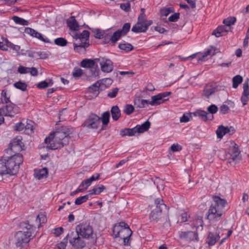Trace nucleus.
I'll list each match as a JSON object with an SVG mask.
<instances>
[{
  "label": "nucleus",
  "instance_id": "f704fd0d",
  "mask_svg": "<svg viewBox=\"0 0 249 249\" xmlns=\"http://www.w3.org/2000/svg\"><path fill=\"white\" fill-rule=\"evenodd\" d=\"M106 187L103 185H101L99 187L94 188L92 190L89 191V195H99L102 192Z\"/></svg>",
  "mask_w": 249,
  "mask_h": 249
},
{
  "label": "nucleus",
  "instance_id": "a18cd8bd",
  "mask_svg": "<svg viewBox=\"0 0 249 249\" xmlns=\"http://www.w3.org/2000/svg\"><path fill=\"white\" fill-rule=\"evenodd\" d=\"M33 37H36L45 43H49L50 40L47 37H44L43 35L36 31Z\"/></svg>",
  "mask_w": 249,
  "mask_h": 249
},
{
  "label": "nucleus",
  "instance_id": "6ab92c4d",
  "mask_svg": "<svg viewBox=\"0 0 249 249\" xmlns=\"http://www.w3.org/2000/svg\"><path fill=\"white\" fill-rule=\"evenodd\" d=\"M220 239V236L217 233L209 232L206 239V243L209 246L214 245L217 241Z\"/></svg>",
  "mask_w": 249,
  "mask_h": 249
},
{
  "label": "nucleus",
  "instance_id": "052dcab7",
  "mask_svg": "<svg viewBox=\"0 0 249 249\" xmlns=\"http://www.w3.org/2000/svg\"><path fill=\"white\" fill-rule=\"evenodd\" d=\"M179 18V13H176L169 17L168 20L171 22H176Z\"/></svg>",
  "mask_w": 249,
  "mask_h": 249
},
{
  "label": "nucleus",
  "instance_id": "4c0bfd02",
  "mask_svg": "<svg viewBox=\"0 0 249 249\" xmlns=\"http://www.w3.org/2000/svg\"><path fill=\"white\" fill-rule=\"evenodd\" d=\"M90 29V28H89ZM92 31L95 34L94 36L95 38L98 39L103 38L105 31L101 30L99 29H91Z\"/></svg>",
  "mask_w": 249,
  "mask_h": 249
},
{
  "label": "nucleus",
  "instance_id": "423d86ee",
  "mask_svg": "<svg viewBox=\"0 0 249 249\" xmlns=\"http://www.w3.org/2000/svg\"><path fill=\"white\" fill-rule=\"evenodd\" d=\"M154 208L149 214V219L151 221L158 222L160 219L162 211L166 209V205L164 204L163 199L160 197L155 199Z\"/></svg>",
  "mask_w": 249,
  "mask_h": 249
},
{
  "label": "nucleus",
  "instance_id": "ddd939ff",
  "mask_svg": "<svg viewBox=\"0 0 249 249\" xmlns=\"http://www.w3.org/2000/svg\"><path fill=\"white\" fill-rule=\"evenodd\" d=\"M95 60H98L99 63L101 70L105 72H110L113 69V62L109 59L105 57L96 58Z\"/></svg>",
  "mask_w": 249,
  "mask_h": 249
},
{
  "label": "nucleus",
  "instance_id": "49530a36",
  "mask_svg": "<svg viewBox=\"0 0 249 249\" xmlns=\"http://www.w3.org/2000/svg\"><path fill=\"white\" fill-rule=\"evenodd\" d=\"M218 110V107L214 104H212L207 107L208 113L211 114L213 115V114L216 113Z\"/></svg>",
  "mask_w": 249,
  "mask_h": 249
},
{
  "label": "nucleus",
  "instance_id": "b1692460",
  "mask_svg": "<svg viewBox=\"0 0 249 249\" xmlns=\"http://www.w3.org/2000/svg\"><path fill=\"white\" fill-rule=\"evenodd\" d=\"M48 175V170L46 168H42L39 170H35L34 176L38 179H41L46 178Z\"/></svg>",
  "mask_w": 249,
  "mask_h": 249
},
{
  "label": "nucleus",
  "instance_id": "9d476101",
  "mask_svg": "<svg viewBox=\"0 0 249 249\" xmlns=\"http://www.w3.org/2000/svg\"><path fill=\"white\" fill-rule=\"evenodd\" d=\"M240 151L239 150L237 145L234 143L232 146H230L228 152L226 154V156L229 159L230 163L232 161L237 162L240 160Z\"/></svg>",
  "mask_w": 249,
  "mask_h": 249
},
{
  "label": "nucleus",
  "instance_id": "69168bd1",
  "mask_svg": "<svg viewBox=\"0 0 249 249\" xmlns=\"http://www.w3.org/2000/svg\"><path fill=\"white\" fill-rule=\"evenodd\" d=\"M190 114H184L182 117L180 118V122L181 123H186L190 120Z\"/></svg>",
  "mask_w": 249,
  "mask_h": 249
},
{
  "label": "nucleus",
  "instance_id": "473e14b6",
  "mask_svg": "<svg viewBox=\"0 0 249 249\" xmlns=\"http://www.w3.org/2000/svg\"><path fill=\"white\" fill-rule=\"evenodd\" d=\"M214 92V89L211 86H206L203 90V94L207 98Z\"/></svg>",
  "mask_w": 249,
  "mask_h": 249
},
{
  "label": "nucleus",
  "instance_id": "8fccbe9b",
  "mask_svg": "<svg viewBox=\"0 0 249 249\" xmlns=\"http://www.w3.org/2000/svg\"><path fill=\"white\" fill-rule=\"evenodd\" d=\"M222 128L223 125H220L216 130V133L218 138L221 139L226 134V131Z\"/></svg>",
  "mask_w": 249,
  "mask_h": 249
},
{
  "label": "nucleus",
  "instance_id": "20e7f679",
  "mask_svg": "<svg viewBox=\"0 0 249 249\" xmlns=\"http://www.w3.org/2000/svg\"><path fill=\"white\" fill-rule=\"evenodd\" d=\"M20 227L22 230L16 232L15 235V242L17 248H21L29 243L36 227L30 224L28 221L21 223Z\"/></svg>",
  "mask_w": 249,
  "mask_h": 249
},
{
  "label": "nucleus",
  "instance_id": "37998d69",
  "mask_svg": "<svg viewBox=\"0 0 249 249\" xmlns=\"http://www.w3.org/2000/svg\"><path fill=\"white\" fill-rule=\"evenodd\" d=\"M102 121L104 125H107L109 121L110 113L108 111H106L103 113L102 115V117L100 118Z\"/></svg>",
  "mask_w": 249,
  "mask_h": 249
},
{
  "label": "nucleus",
  "instance_id": "c9c22d12",
  "mask_svg": "<svg viewBox=\"0 0 249 249\" xmlns=\"http://www.w3.org/2000/svg\"><path fill=\"white\" fill-rule=\"evenodd\" d=\"M12 19L16 24H18L21 25H27L28 24V21L27 20L18 16L13 17Z\"/></svg>",
  "mask_w": 249,
  "mask_h": 249
},
{
  "label": "nucleus",
  "instance_id": "e2e57ef3",
  "mask_svg": "<svg viewBox=\"0 0 249 249\" xmlns=\"http://www.w3.org/2000/svg\"><path fill=\"white\" fill-rule=\"evenodd\" d=\"M83 71L81 69H74L72 72V75L75 77H78L82 75Z\"/></svg>",
  "mask_w": 249,
  "mask_h": 249
},
{
  "label": "nucleus",
  "instance_id": "2f4dec72",
  "mask_svg": "<svg viewBox=\"0 0 249 249\" xmlns=\"http://www.w3.org/2000/svg\"><path fill=\"white\" fill-rule=\"evenodd\" d=\"M100 86V83L99 81H97L89 87L90 91L92 92L94 95L97 96L99 93V90Z\"/></svg>",
  "mask_w": 249,
  "mask_h": 249
},
{
  "label": "nucleus",
  "instance_id": "4be33fe9",
  "mask_svg": "<svg viewBox=\"0 0 249 249\" xmlns=\"http://www.w3.org/2000/svg\"><path fill=\"white\" fill-rule=\"evenodd\" d=\"M68 26L71 30L77 31L79 28V25L74 16L71 17L67 21Z\"/></svg>",
  "mask_w": 249,
  "mask_h": 249
},
{
  "label": "nucleus",
  "instance_id": "5701e85b",
  "mask_svg": "<svg viewBox=\"0 0 249 249\" xmlns=\"http://www.w3.org/2000/svg\"><path fill=\"white\" fill-rule=\"evenodd\" d=\"M132 32L138 33H144L146 31V27H144V24L142 22H137L132 28Z\"/></svg>",
  "mask_w": 249,
  "mask_h": 249
},
{
  "label": "nucleus",
  "instance_id": "2eb2a0df",
  "mask_svg": "<svg viewBox=\"0 0 249 249\" xmlns=\"http://www.w3.org/2000/svg\"><path fill=\"white\" fill-rule=\"evenodd\" d=\"M178 235L180 238L187 241H198V237L197 231H179Z\"/></svg>",
  "mask_w": 249,
  "mask_h": 249
},
{
  "label": "nucleus",
  "instance_id": "393cba45",
  "mask_svg": "<svg viewBox=\"0 0 249 249\" xmlns=\"http://www.w3.org/2000/svg\"><path fill=\"white\" fill-rule=\"evenodd\" d=\"M111 113L113 120L117 121L121 116V111L117 106H114L111 109Z\"/></svg>",
  "mask_w": 249,
  "mask_h": 249
},
{
  "label": "nucleus",
  "instance_id": "0e129e2a",
  "mask_svg": "<svg viewBox=\"0 0 249 249\" xmlns=\"http://www.w3.org/2000/svg\"><path fill=\"white\" fill-rule=\"evenodd\" d=\"M171 149L173 152L179 151L182 149V147L178 144H173L171 146Z\"/></svg>",
  "mask_w": 249,
  "mask_h": 249
},
{
  "label": "nucleus",
  "instance_id": "dca6fc26",
  "mask_svg": "<svg viewBox=\"0 0 249 249\" xmlns=\"http://www.w3.org/2000/svg\"><path fill=\"white\" fill-rule=\"evenodd\" d=\"M171 94V92H164L160 93L157 95L152 96L151 97V103L152 104H157V105H160L165 101H167V99H164V98L168 96Z\"/></svg>",
  "mask_w": 249,
  "mask_h": 249
},
{
  "label": "nucleus",
  "instance_id": "f3484780",
  "mask_svg": "<svg viewBox=\"0 0 249 249\" xmlns=\"http://www.w3.org/2000/svg\"><path fill=\"white\" fill-rule=\"evenodd\" d=\"M249 79L247 78L245 81L243 86V91L241 97V101L244 106L247 104L249 100Z\"/></svg>",
  "mask_w": 249,
  "mask_h": 249
},
{
  "label": "nucleus",
  "instance_id": "a878e982",
  "mask_svg": "<svg viewBox=\"0 0 249 249\" xmlns=\"http://www.w3.org/2000/svg\"><path fill=\"white\" fill-rule=\"evenodd\" d=\"M136 133L135 127L132 128H124L120 131V134L122 137L125 136H132Z\"/></svg>",
  "mask_w": 249,
  "mask_h": 249
},
{
  "label": "nucleus",
  "instance_id": "603ef678",
  "mask_svg": "<svg viewBox=\"0 0 249 249\" xmlns=\"http://www.w3.org/2000/svg\"><path fill=\"white\" fill-rule=\"evenodd\" d=\"M91 182L89 178L84 180L79 185L81 188L84 189V191L88 188L91 184Z\"/></svg>",
  "mask_w": 249,
  "mask_h": 249
},
{
  "label": "nucleus",
  "instance_id": "774afa93",
  "mask_svg": "<svg viewBox=\"0 0 249 249\" xmlns=\"http://www.w3.org/2000/svg\"><path fill=\"white\" fill-rule=\"evenodd\" d=\"M8 45H9V48L12 49L13 50H15L16 52H18L20 49L19 46L15 45L9 41L8 42Z\"/></svg>",
  "mask_w": 249,
  "mask_h": 249
},
{
  "label": "nucleus",
  "instance_id": "f03ea898",
  "mask_svg": "<svg viewBox=\"0 0 249 249\" xmlns=\"http://www.w3.org/2000/svg\"><path fill=\"white\" fill-rule=\"evenodd\" d=\"M23 161V157L21 154L2 157L0 160V175L16 174Z\"/></svg>",
  "mask_w": 249,
  "mask_h": 249
},
{
  "label": "nucleus",
  "instance_id": "72a5a7b5",
  "mask_svg": "<svg viewBox=\"0 0 249 249\" xmlns=\"http://www.w3.org/2000/svg\"><path fill=\"white\" fill-rule=\"evenodd\" d=\"M14 86L16 89H20L23 91H25L27 90V85L23 82L19 81L14 84Z\"/></svg>",
  "mask_w": 249,
  "mask_h": 249
},
{
  "label": "nucleus",
  "instance_id": "39448f33",
  "mask_svg": "<svg viewBox=\"0 0 249 249\" xmlns=\"http://www.w3.org/2000/svg\"><path fill=\"white\" fill-rule=\"evenodd\" d=\"M114 238L119 237L123 239L124 245H130V238L132 234V231L127 224L121 222L115 225L113 230Z\"/></svg>",
  "mask_w": 249,
  "mask_h": 249
},
{
  "label": "nucleus",
  "instance_id": "864d4df0",
  "mask_svg": "<svg viewBox=\"0 0 249 249\" xmlns=\"http://www.w3.org/2000/svg\"><path fill=\"white\" fill-rule=\"evenodd\" d=\"M36 220H38L40 225L41 223H45L46 222L47 218L44 213H40L38 214Z\"/></svg>",
  "mask_w": 249,
  "mask_h": 249
},
{
  "label": "nucleus",
  "instance_id": "bb28decb",
  "mask_svg": "<svg viewBox=\"0 0 249 249\" xmlns=\"http://www.w3.org/2000/svg\"><path fill=\"white\" fill-rule=\"evenodd\" d=\"M89 32L87 30H84L80 34H76L75 38L76 39H79L81 41H86L89 42Z\"/></svg>",
  "mask_w": 249,
  "mask_h": 249
},
{
  "label": "nucleus",
  "instance_id": "4d7b16f0",
  "mask_svg": "<svg viewBox=\"0 0 249 249\" xmlns=\"http://www.w3.org/2000/svg\"><path fill=\"white\" fill-rule=\"evenodd\" d=\"M230 108L225 103L221 105L220 107V113L222 114H226L229 113Z\"/></svg>",
  "mask_w": 249,
  "mask_h": 249
},
{
  "label": "nucleus",
  "instance_id": "680f3d73",
  "mask_svg": "<svg viewBox=\"0 0 249 249\" xmlns=\"http://www.w3.org/2000/svg\"><path fill=\"white\" fill-rule=\"evenodd\" d=\"M144 9L143 8L141 9V13L138 17L137 22L144 23V22L145 21V15L144 13Z\"/></svg>",
  "mask_w": 249,
  "mask_h": 249
},
{
  "label": "nucleus",
  "instance_id": "9b49d317",
  "mask_svg": "<svg viewBox=\"0 0 249 249\" xmlns=\"http://www.w3.org/2000/svg\"><path fill=\"white\" fill-rule=\"evenodd\" d=\"M98 62V60L85 59L83 60L81 62V66L83 68H89L92 72V75L93 76H96L98 75L99 72V69L98 68V66L96 63Z\"/></svg>",
  "mask_w": 249,
  "mask_h": 249
},
{
  "label": "nucleus",
  "instance_id": "338daca9",
  "mask_svg": "<svg viewBox=\"0 0 249 249\" xmlns=\"http://www.w3.org/2000/svg\"><path fill=\"white\" fill-rule=\"evenodd\" d=\"M49 87L48 82L46 81L40 82L37 85V87L39 89H45Z\"/></svg>",
  "mask_w": 249,
  "mask_h": 249
},
{
  "label": "nucleus",
  "instance_id": "4468645a",
  "mask_svg": "<svg viewBox=\"0 0 249 249\" xmlns=\"http://www.w3.org/2000/svg\"><path fill=\"white\" fill-rule=\"evenodd\" d=\"M3 114L5 116L14 117L19 110V108L16 105L10 103L5 108H1Z\"/></svg>",
  "mask_w": 249,
  "mask_h": 249
},
{
  "label": "nucleus",
  "instance_id": "6e6552de",
  "mask_svg": "<svg viewBox=\"0 0 249 249\" xmlns=\"http://www.w3.org/2000/svg\"><path fill=\"white\" fill-rule=\"evenodd\" d=\"M21 140V137H17L13 139L9 145L7 153L10 155L19 154V152L23 150V147H24Z\"/></svg>",
  "mask_w": 249,
  "mask_h": 249
},
{
  "label": "nucleus",
  "instance_id": "a211bd4d",
  "mask_svg": "<svg viewBox=\"0 0 249 249\" xmlns=\"http://www.w3.org/2000/svg\"><path fill=\"white\" fill-rule=\"evenodd\" d=\"M231 27L226 26L225 25L219 26L213 32L212 35L217 37L224 36L231 30Z\"/></svg>",
  "mask_w": 249,
  "mask_h": 249
},
{
  "label": "nucleus",
  "instance_id": "c756f323",
  "mask_svg": "<svg viewBox=\"0 0 249 249\" xmlns=\"http://www.w3.org/2000/svg\"><path fill=\"white\" fill-rule=\"evenodd\" d=\"M118 47L120 49L126 52L131 51L134 49V47L131 44L125 42L120 43Z\"/></svg>",
  "mask_w": 249,
  "mask_h": 249
},
{
  "label": "nucleus",
  "instance_id": "cd10ccee",
  "mask_svg": "<svg viewBox=\"0 0 249 249\" xmlns=\"http://www.w3.org/2000/svg\"><path fill=\"white\" fill-rule=\"evenodd\" d=\"M138 103L137 106L139 108H144L145 107L146 104H149L151 106H157V104H152L151 103V101H149L145 99H138L137 101L135 102V104L136 105Z\"/></svg>",
  "mask_w": 249,
  "mask_h": 249
},
{
  "label": "nucleus",
  "instance_id": "a19ab883",
  "mask_svg": "<svg viewBox=\"0 0 249 249\" xmlns=\"http://www.w3.org/2000/svg\"><path fill=\"white\" fill-rule=\"evenodd\" d=\"M236 18L235 17H230L223 20V23L226 26L231 27V25H233L236 22Z\"/></svg>",
  "mask_w": 249,
  "mask_h": 249
},
{
  "label": "nucleus",
  "instance_id": "c85d7f7f",
  "mask_svg": "<svg viewBox=\"0 0 249 249\" xmlns=\"http://www.w3.org/2000/svg\"><path fill=\"white\" fill-rule=\"evenodd\" d=\"M89 45V42L86 41H81L79 44L74 43V49L76 52H79L80 49L84 48V49L88 47Z\"/></svg>",
  "mask_w": 249,
  "mask_h": 249
},
{
  "label": "nucleus",
  "instance_id": "7ed1b4c3",
  "mask_svg": "<svg viewBox=\"0 0 249 249\" xmlns=\"http://www.w3.org/2000/svg\"><path fill=\"white\" fill-rule=\"evenodd\" d=\"M213 203H212L207 213V218L211 221L216 222L221 219L225 213L224 208L227 202L219 196H213Z\"/></svg>",
  "mask_w": 249,
  "mask_h": 249
},
{
  "label": "nucleus",
  "instance_id": "7c9ffc66",
  "mask_svg": "<svg viewBox=\"0 0 249 249\" xmlns=\"http://www.w3.org/2000/svg\"><path fill=\"white\" fill-rule=\"evenodd\" d=\"M243 81V78L240 75H237L232 78V87L236 89Z\"/></svg>",
  "mask_w": 249,
  "mask_h": 249
},
{
  "label": "nucleus",
  "instance_id": "09e8293b",
  "mask_svg": "<svg viewBox=\"0 0 249 249\" xmlns=\"http://www.w3.org/2000/svg\"><path fill=\"white\" fill-rule=\"evenodd\" d=\"M134 110V107L131 105H126L124 106V112L127 115L131 114Z\"/></svg>",
  "mask_w": 249,
  "mask_h": 249
},
{
  "label": "nucleus",
  "instance_id": "3c124183",
  "mask_svg": "<svg viewBox=\"0 0 249 249\" xmlns=\"http://www.w3.org/2000/svg\"><path fill=\"white\" fill-rule=\"evenodd\" d=\"M6 91L5 90H2L1 93V100L2 103H8L10 102L9 98L6 96Z\"/></svg>",
  "mask_w": 249,
  "mask_h": 249
},
{
  "label": "nucleus",
  "instance_id": "e433bc0d",
  "mask_svg": "<svg viewBox=\"0 0 249 249\" xmlns=\"http://www.w3.org/2000/svg\"><path fill=\"white\" fill-rule=\"evenodd\" d=\"M90 196V195H89V193L88 195H86L84 196H80V197L77 198L75 199V202H74L75 204L79 205H81L82 203L86 202L89 199V196Z\"/></svg>",
  "mask_w": 249,
  "mask_h": 249
},
{
  "label": "nucleus",
  "instance_id": "412c9836",
  "mask_svg": "<svg viewBox=\"0 0 249 249\" xmlns=\"http://www.w3.org/2000/svg\"><path fill=\"white\" fill-rule=\"evenodd\" d=\"M150 122L149 121H146L142 125H137L135 126L136 133H142L148 130L150 128Z\"/></svg>",
  "mask_w": 249,
  "mask_h": 249
},
{
  "label": "nucleus",
  "instance_id": "5fc2aeb1",
  "mask_svg": "<svg viewBox=\"0 0 249 249\" xmlns=\"http://www.w3.org/2000/svg\"><path fill=\"white\" fill-rule=\"evenodd\" d=\"M68 242V237L64 238L62 242L58 244L57 249H65Z\"/></svg>",
  "mask_w": 249,
  "mask_h": 249
},
{
  "label": "nucleus",
  "instance_id": "bf43d9fd",
  "mask_svg": "<svg viewBox=\"0 0 249 249\" xmlns=\"http://www.w3.org/2000/svg\"><path fill=\"white\" fill-rule=\"evenodd\" d=\"M119 91V89L117 88L112 89L110 91H109L107 93V96L110 98H114L116 96L118 92Z\"/></svg>",
  "mask_w": 249,
  "mask_h": 249
},
{
  "label": "nucleus",
  "instance_id": "f257e3e1",
  "mask_svg": "<svg viewBox=\"0 0 249 249\" xmlns=\"http://www.w3.org/2000/svg\"><path fill=\"white\" fill-rule=\"evenodd\" d=\"M73 132L72 128L63 126L57 131L51 133L45 138L46 148L50 150H55L68 145L70 141V135Z\"/></svg>",
  "mask_w": 249,
  "mask_h": 249
},
{
  "label": "nucleus",
  "instance_id": "79ce46f5",
  "mask_svg": "<svg viewBox=\"0 0 249 249\" xmlns=\"http://www.w3.org/2000/svg\"><path fill=\"white\" fill-rule=\"evenodd\" d=\"M130 27L131 24L130 23H125L124 24L122 29H119L118 30L121 32L123 36H124L129 31Z\"/></svg>",
  "mask_w": 249,
  "mask_h": 249
},
{
  "label": "nucleus",
  "instance_id": "f8f14e48",
  "mask_svg": "<svg viewBox=\"0 0 249 249\" xmlns=\"http://www.w3.org/2000/svg\"><path fill=\"white\" fill-rule=\"evenodd\" d=\"M101 118L95 114H90L82 125L88 128H97L100 124Z\"/></svg>",
  "mask_w": 249,
  "mask_h": 249
},
{
  "label": "nucleus",
  "instance_id": "de8ad7c7",
  "mask_svg": "<svg viewBox=\"0 0 249 249\" xmlns=\"http://www.w3.org/2000/svg\"><path fill=\"white\" fill-rule=\"evenodd\" d=\"M173 12V8H163L160 10V14L161 16L167 17L169 14Z\"/></svg>",
  "mask_w": 249,
  "mask_h": 249
},
{
  "label": "nucleus",
  "instance_id": "c03bdc74",
  "mask_svg": "<svg viewBox=\"0 0 249 249\" xmlns=\"http://www.w3.org/2000/svg\"><path fill=\"white\" fill-rule=\"evenodd\" d=\"M194 226L198 229L199 226L202 227L203 225V217L201 216H197L193 223Z\"/></svg>",
  "mask_w": 249,
  "mask_h": 249
},
{
  "label": "nucleus",
  "instance_id": "6e6d98bb",
  "mask_svg": "<svg viewBox=\"0 0 249 249\" xmlns=\"http://www.w3.org/2000/svg\"><path fill=\"white\" fill-rule=\"evenodd\" d=\"M111 34L105 32V33L104 34V37H103V38H104L103 42L105 44L109 43L110 42L111 43Z\"/></svg>",
  "mask_w": 249,
  "mask_h": 249
},
{
  "label": "nucleus",
  "instance_id": "58836bf2",
  "mask_svg": "<svg viewBox=\"0 0 249 249\" xmlns=\"http://www.w3.org/2000/svg\"><path fill=\"white\" fill-rule=\"evenodd\" d=\"M54 43L59 46L64 47L67 45V40L63 37H58L54 39Z\"/></svg>",
  "mask_w": 249,
  "mask_h": 249
},
{
  "label": "nucleus",
  "instance_id": "1a4fd4ad",
  "mask_svg": "<svg viewBox=\"0 0 249 249\" xmlns=\"http://www.w3.org/2000/svg\"><path fill=\"white\" fill-rule=\"evenodd\" d=\"M76 232L85 239L90 238L93 234V228L89 223H83L76 227Z\"/></svg>",
  "mask_w": 249,
  "mask_h": 249
},
{
  "label": "nucleus",
  "instance_id": "13d9d810",
  "mask_svg": "<svg viewBox=\"0 0 249 249\" xmlns=\"http://www.w3.org/2000/svg\"><path fill=\"white\" fill-rule=\"evenodd\" d=\"M29 70L30 68L20 65L18 69V71L20 74H26L29 72Z\"/></svg>",
  "mask_w": 249,
  "mask_h": 249
},
{
  "label": "nucleus",
  "instance_id": "aec40b11",
  "mask_svg": "<svg viewBox=\"0 0 249 249\" xmlns=\"http://www.w3.org/2000/svg\"><path fill=\"white\" fill-rule=\"evenodd\" d=\"M194 114L204 122H206L208 120H212L213 119V115L209 114L207 111L204 110H198Z\"/></svg>",
  "mask_w": 249,
  "mask_h": 249
},
{
  "label": "nucleus",
  "instance_id": "0eeeda50",
  "mask_svg": "<svg viewBox=\"0 0 249 249\" xmlns=\"http://www.w3.org/2000/svg\"><path fill=\"white\" fill-rule=\"evenodd\" d=\"M67 237L69 238V242L75 249H82L86 246V242L82 236L76 232L68 233Z\"/></svg>",
  "mask_w": 249,
  "mask_h": 249
},
{
  "label": "nucleus",
  "instance_id": "ea45409f",
  "mask_svg": "<svg viewBox=\"0 0 249 249\" xmlns=\"http://www.w3.org/2000/svg\"><path fill=\"white\" fill-rule=\"evenodd\" d=\"M123 35L121 33V32L118 30L115 32L112 35L111 34V43H116Z\"/></svg>",
  "mask_w": 249,
  "mask_h": 249
}]
</instances>
